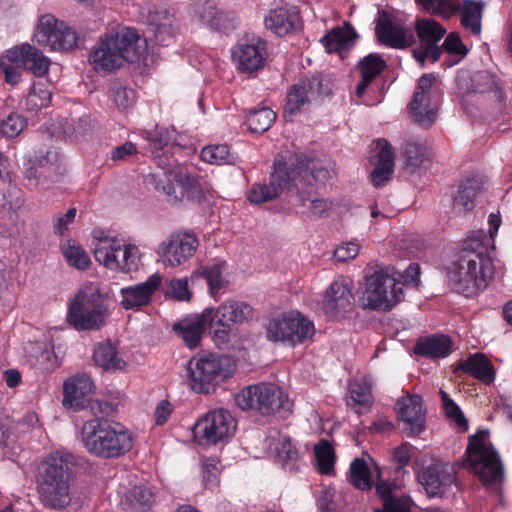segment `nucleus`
Segmentation results:
<instances>
[{
  "label": "nucleus",
  "instance_id": "f257e3e1",
  "mask_svg": "<svg viewBox=\"0 0 512 512\" xmlns=\"http://www.w3.org/2000/svg\"><path fill=\"white\" fill-rule=\"evenodd\" d=\"M453 291L472 297L482 292L494 276L493 261L487 246L469 239L446 268Z\"/></svg>",
  "mask_w": 512,
  "mask_h": 512
},
{
  "label": "nucleus",
  "instance_id": "f03ea898",
  "mask_svg": "<svg viewBox=\"0 0 512 512\" xmlns=\"http://www.w3.org/2000/svg\"><path fill=\"white\" fill-rule=\"evenodd\" d=\"M75 465L76 458L64 451L52 452L40 462L36 482L44 507L62 510L71 503L70 482Z\"/></svg>",
  "mask_w": 512,
  "mask_h": 512
},
{
  "label": "nucleus",
  "instance_id": "7ed1b4c3",
  "mask_svg": "<svg viewBox=\"0 0 512 512\" xmlns=\"http://www.w3.org/2000/svg\"><path fill=\"white\" fill-rule=\"evenodd\" d=\"M146 50V40L129 27H122L103 38L89 54V62L98 72L111 73L125 62H137Z\"/></svg>",
  "mask_w": 512,
  "mask_h": 512
},
{
  "label": "nucleus",
  "instance_id": "20e7f679",
  "mask_svg": "<svg viewBox=\"0 0 512 512\" xmlns=\"http://www.w3.org/2000/svg\"><path fill=\"white\" fill-rule=\"evenodd\" d=\"M80 440L88 453L102 459L121 457L133 447V437L128 429L102 417L83 423Z\"/></svg>",
  "mask_w": 512,
  "mask_h": 512
},
{
  "label": "nucleus",
  "instance_id": "39448f33",
  "mask_svg": "<svg viewBox=\"0 0 512 512\" xmlns=\"http://www.w3.org/2000/svg\"><path fill=\"white\" fill-rule=\"evenodd\" d=\"M108 317L106 295L101 293L98 284L87 283L70 303L67 321L77 330H98Z\"/></svg>",
  "mask_w": 512,
  "mask_h": 512
},
{
  "label": "nucleus",
  "instance_id": "423d86ee",
  "mask_svg": "<svg viewBox=\"0 0 512 512\" xmlns=\"http://www.w3.org/2000/svg\"><path fill=\"white\" fill-rule=\"evenodd\" d=\"M236 405L243 411H255L269 417L281 414L286 417L293 406L281 387L270 382H260L242 388L235 395Z\"/></svg>",
  "mask_w": 512,
  "mask_h": 512
},
{
  "label": "nucleus",
  "instance_id": "0eeeda50",
  "mask_svg": "<svg viewBox=\"0 0 512 512\" xmlns=\"http://www.w3.org/2000/svg\"><path fill=\"white\" fill-rule=\"evenodd\" d=\"M485 433L480 431L469 438L465 455L472 471L493 494L501 493L504 469L498 452L485 443Z\"/></svg>",
  "mask_w": 512,
  "mask_h": 512
},
{
  "label": "nucleus",
  "instance_id": "6e6552de",
  "mask_svg": "<svg viewBox=\"0 0 512 512\" xmlns=\"http://www.w3.org/2000/svg\"><path fill=\"white\" fill-rule=\"evenodd\" d=\"M404 284L387 268L365 276V289L359 297L361 307L374 311H390L404 296Z\"/></svg>",
  "mask_w": 512,
  "mask_h": 512
},
{
  "label": "nucleus",
  "instance_id": "1a4fd4ad",
  "mask_svg": "<svg viewBox=\"0 0 512 512\" xmlns=\"http://www.w3.org/2000/svg\"><path fill=\"white\" fill-rule=\"evenodd\" d=\"M65 172L63 157L53 149L36 152L24 164L25 179L31 189H49Z\"/></svg>",
  "mask_w": 512,
  "mask_h": 512
},
{
  "label": "nucleus",
  "instance_id": "9d476101",
  "mask_svg": "<svg viewBox=\"0 0 512 512\" xmlns=\"http://www.w3.org/2000/svg\"><path fill=\"white\" fill-rule=\"evenodd\" d=\"M331 94V83L321 75L305 77L289 88L283 116L285 119L291 120L306 106L319 103Z\"/></svg>",
  "mask_w": 512,
  "mask_h": 512
},
{
  "label": "nucleus",
  "instance_id": "9b49d317",
  "mask_svg": "<svg viewBox=\"0 0 512 512\" xmlns=\"http://www.w3.org/2000/svg\"><path fill=\"white\" fill-rule=\"evenodd\" d=\"M94 257L106 268L123 273L138 270L140 263L138 247L125 244L115 237L100 238L94 247Z\"/></svg>",
  "mask_w": 512,
  "mask_h": 512
},
{
  "label": "nucleus",
  "instance_id": "f8f14e48",
  "mask_svg": "<svg viewBox=\"0 0 512 512\" xmlns=\"http://www.w3.org/2000/svg\"><path fill=\"white\" fill-rule=\"evenodd\" d=\"M291 166V181L294 187L298 202L306 205V194L308 199L315 193V184L325 182L329 177V171L324 167H317L314 160L303 153L294 154L286 159Z\"/></svg>",
  "mask_w": 512,
  "mask_h": 512
},
{
  "label": "nucleus",
  "instance_id": "ddd939ff",
  "mask_svg": "<svg viewBox=\"0 0 512 512\" xmlns=\"http://www.w3.org/2000/svg\"><path fill=\"white\" fill-rule=\"evenodd\" d=\"M236 430V421L225 409L208 411L194 423V441L206 445H216L233 436Z\"/></svg>",
  "mask_w": 512,
  "mask_h": 512
},
{
  "label": "nucleus",
  "instance_id": "4468645a",
  "mask_svg": "<svg viewBox=\"0 0 512 512\" xmlns=\"http://www.w3.org/2000/svg\"><path fill=\"white\" fill-rule=\"evenodd\" d=\"M314 331L313 322L297 313L271 320L267 326L266 336L269 341H280L295 346L310 339Z\"/></svg>",
  "mask_w": 512,
  "mask_h": 512
},
{
  "label": "nucleus",
  "instance_id": "2eb2a0df",
  "mask_svg": "<svg viewBox=\"0 0 512 512\" xmlns=\"http://www.w3.org/2000/svg\"><path fill=\"white\" fill-rule=\"evenodd\" d=\"M198 376L194 374V392L209 393L217 378L222 380L231 376L235 363L227 355L203 352L196 362Z\"/></svg>",
  "mask_w": 512,
  "mask_h": 512
},
{
  "label": "nucleus",
  "instance_id": "dca6fc26",
  "mask_svg": "<svg viewBox=\"0 0 512 512\" xmlns=\"http://www.w3.org/2000/svg\"><path fill=\"white\" fill-rule=\"evenodd\" d=\"M291 166L286 163V158L281 157L274 161L273 171L267 184H253L248 192V200L254 204H262L276 199L285 189L295 193L291 181Z\"/></svg>",
  "mask_w": 512,
  "mask_h": 512
},
{
  "label": "nucleus",
  "instance_id": "f3484780",
  "mask_svg": "<svg viewBox=\"0 0 512 512\" xmlns=\"http://www.w3.org/2000/svg\"><path fill=\"white\" fill-rule=\"evenodd\" d=\"M35 37L39 44L52 50H70L77 42L76 32L51 14L39 19Z\"/></svg>",
  "mask_w": 512,
  "mask_h": 512
},
{
  "label": "nucleus",
  "instance_id": "a211bd4d",
  "mask_svg": "<svg viewBox=\"0 0 512 512\" xmlns=\"http://www.w3.org/2000/svg\"><path fill=\"white\" fill-rule=\"evenodd\" d=\"M435 79L432 73L423 74L409 103L412 118L423 128H429L435 122L438 113L437 105L431 102V88Z\"/></svg>",
  "mask_w": 512,
  "mask_h": 512
},
{
  "label": "nucleus",
  "instance_id": "6ab92c4d",
  "mask_svg": "<svg viewBox=\"0 0 512 512\" xmlns=\"http://www.w3.org/2000/svg\"><path fill=\"white\" fill-rule=\"evenodd\" d=\"M267 57L266 41L256 36L246 38L232 49V59L242 73L253 74L263 69Z\"/></svg>",
  "mask_w": 512,
  "mask_h": 512
},
{
  "label": "nucleus",
  "instance_id": "aec40b11",
  "mask_svg": "<svg viewBox=\"0 0 512 512\" xmlns=\"http://www.w3.org/2000/svg\"><path fill=\"white\" fill-rule=\"evenodd\" d=\"M417 479L429 497H442L455 481L453 468L443 461H434L418 471Z\"/></svg>",
  "mask_w": 512,
  "mask_h": 512
},
{
  "label": "nucleus",
  "instance_id": "412c9836",
  "mask_svg": "<svg viewBox=\"0 0 512 512\" xmlns=\"http://www.w3.org/2000/svg\"><path fill=\"white\" fill-rule=\"evenodd\" d=\"M398 418L403 422V432L408 437H415L425 430V411L423 399L419 395H411L399 399L396 403Z\"/></svg>",
  "mask_w": 512,
  "mask_h": 512
},
{
  "label": "nucleus",
  "instance_id": "4be33fe9",
  "mask_svg": "<svg viewBox=\"0 0 512 512\" xmlns=\"http://www.w3.org/2000/svg\"><path fill=\"white\" fill-rule=\"evenodd\" d=\"M354 296L343 281H334L325 290L322 309L326 316L333 319L344 318L352 311Z\"/></svg>",
  "mask_w": 512,
  "mask_h": 512
},
{
  "label": "nucleus",
  "instance_id": "5701e85b",
  "mask_svg": "<svg viewBox=\"0 0 512 512\" xmlns=\"http://www.w3.org/2000/svg\"><path fill=\"white\" fill-rule=\"evenodd\" d=\"M162 279L159 273H155L143 283L121 288L120 306L125 310H139L142 307L148 306Z\"/></svg>",
  "mask_w": 512,
  "mask_h": 512
},
{
  "label": "nucleus",
  "instance_id": "b1692460",
  "mask_svg": "<svg viewBox=\"0 0 512 512\" xmlns=\"http://www.w3.org/2000/svg\"><path fill=\"white\" fill-rule=\"evenodd\" d=\"M174 129H162L148 133L149 150L155 163L162 168L170 166L168 154L186 147Z\"/></svg>",
  "mask_w": 512,
  "mask_h": 512
},
{
  "label": "nucleus",
  "instance_id": "393cba45",
  "mask_svg": "<svg viewBox=\"0 0 512 512\" xmlns=\"http://www.w3.org/2000/svg\"><path fill=\"white\" fill-rule=\"evenodd\" d=\"M158 254L165 265L180 266L192 256L191 235L188 232L175 233L160 243Z\"/></svg>",
  "mask_w": 512,
  "mask_h": 512
},
{
  "label": "nucleus",
  "instance_id": "a878e982",
  "mask_svg": "<svg viewBox=\"0 0 512 512\" xmlns=\"http://www.w3.org/2000/svg\"><path fill=\"white\" fill-rule=\"evenodd\" d=\"M95 389L90 375L79 373L67 379L64 383L62 403L67 408L81 409L89 402V397Z\"/></svg>",
  "mask_w": 512,
  "mask_h": 512
},
{
  "label": "nucleus",
  "instance_id": "bb28decb",
  "mask_svg": "<svg viewBox=\"0 0 512 512\" xmlns=\"http://www.w3.org/2000/svg\"><path fill=\"white\" fill-rule=\"evenodd\" d=\"M265 27L279 37L297 31L302 26L301 16L294 8L279 7L269 11L264 19Z\"/></svg>",
  "mask_w": 512,
  "mask_h": 512
},
{
  "label": "nucleus",
  "instance_id": "cd10ccee",
  "mask_svg": "<svg viewBox=\"0 0 512 512\" xmlns=\"http://www.w3.org/2000/svg\"><path fill=\"white\" fill-rule=\"evenodd\" d=\"M7 56L9 60L21 64L27 71L38 77L47 73L50 64L40 50L29 44L8 50Z\"/></svg>",
  "mask_w": 512,
  "mask_h": 512
},
{
  "label": "nucleus",
  "instance_id": "c85d7f7f",
  "mask_svg": "<svg viewBox=\"0 0 512 512\" xmlns=\"http://www.w3.org/2000/svg\"><path fill=\"white\" fill-rule=\"evenodd\" d=\"M376 34L382 44L396 49H404L415 43L412 33L404 26L390 19L380 20L376 27Z\"/></svg>",
  "mask_w": 512,
  "mask_h": 512
},
{
  "label": "nucleus",
  "instance_id": "c756f323",
  "mask_svg": "<svg viewBox=\"0 0 512 512\" xmlns=\"http://www.w3.org/2000/svg\"><path fill=\"white\" fill-rule=\"evenodd\" d=\"M378 161L371 172L370 179L374 187L380 188L391 179L394 171V151L386 139L377 140Z\"/></svg>",
  "mask_w": 512,
  "mask_h": 512
},
{
  "label": "nucleus",
  "instance_id": "7c9ffc66",
  "mask_svg": "<svg viewBox=\"0 0 512 512\" xmlns=\"http://www.w3.org/2000/svg\"><path fill=\"white\" fill-rule=\"evenodd\" d=\"M485 180L473 176L461 181L453 196V209L459 213L471 211L475 207V199L485 187Z\"/></svg>",
  "mask_w": 512,
  "mask_h": 512
},
{
  "label": "nucleus",
  "instance_id": "2f4dec72",
  "mask_svg": "<svg viewBox=\"0 0 512 512\" xmlns=\"http://www.w3.org/2000/svg\"><path fill=\"white\" fill-rule=\"evenodd\" d=\"M149 29L159 43L171 38L178 30V20L165 7H158L148 16Z\"/></svg>",
  "mask_w": 512,
  "mask_h": 512
},
{
  "label": "nucleus",
  "instance_id": "473e14b6",
  "mask_svg": "<svg viewBox=\"0 0 512 512\" xmlns=\"http://www.w3.org/2000/svg\"><path fill=\"white\" fill-rule=\"evenodd\" d=\"M456 370L471 375L480 382L490 385L495 379V369L491 361L483 353H475L461 360Z\"/></svg>",
  "mask_w": 512,
  "mask_h": 512
},
{
  "label": "nucleus",
  "instance_id": "72a5a7b5",
  "mask_svg": "<svg viewBox=\"0 0 512 512\" xmlns=\"http://www.w3.org/2000/svg\"><path fill=\"white\" fill-rule=\"evenodd\" d=\"M356 31L350 23H345L343 27H336L328 31L320 40L328 53H338L341 55L347 52L354 45Z\"/></svg>",
  "mask_w": 512,
  "mask_h": 512
},
{
  "label": "nucleus",
  "instance_id": "f704fd0d",
  "mask_svg": "<svg viewBox=\"0 0 512 512\" xmlns=\"http://www.w3.org/2000/svg\"><path fill=\"white\" fill-rule=\"evenodd\" d=\"M199 20L213 30L229 33L236 28V17L233 13L217 9L212 1H207L199 12Z\"/></svg>",
  "mask_w": 512,
  "mask_h": 512
},
{
  "label": "nucleus",
  "instance_id": "c9c22d12",
  "mask_svg": "<svg viewBox=\"0 0 512 512\" xmlns=\"http://www.w3.org/2000/svg\"><path fill=\"white\" fill-rule=\"evenodd\" d=\"M156 189L166 194L169 197V201L174 203L190 200L192 196L191 179L188 175L184 177L181 172L175 175L173 181L159 179L156 183Z\"/></svg>",
  "mask_w": 512,
  "mask_h": 512
},
{
  "label": "nucleus",
  "instance_id": "e433bc0d",
  "mask_svg": "<svg viewBox=\"0 0 512 512\" xmlns=\"http://www.w3.org/2000/svg\"><path fill=\"white\" fill-rule=\"evenodd\" d=\"M452 350V341L448 336L436 335L418 341L414 353L432 359L445 358Z\"/></svg>",
  "mask_w": 512,
  "mask_h": 512
},
{
  "label": "nucleus",
  "instance_id": "4c0bfd02",
  "mask_svg": "<svg viewBox=\"0 0 512 512\" xmlns=\"http://www.w3.org/2000/svg\"><path fill=\"white\" fill-rule=\"evenodd\" d=\"M24 202L22 190L14 182L12 172L0 176V208L4 211H16Z\"/></svg>",
  "mask_w": 512,
  "mask_h": 512
},
{
  "label": "nucleus",
  "instance_id": "58836bf2",
  "mask_svg": "<svg viewBox=\"0 0 512 512\" xmlns=\"http://www.w3.org/2000/svg\"><path fill=\"white\" fill-rule=\"evenodd\" d=\"M214 315L222 322L241 324L253 317V308L243 301L229 300L222 303Z\"/></svg>",
  "mask_w": 512,
  "mask_h": 512
},
{
  "label": "nucleus",
  "instance_id": "ea45409f",
  "mask_svg": "<svg viewBox=\"0 0 512 512\" xmlns=\"http://www.w3.org/2000/svg\"><path fill=\"white\" fill-rule=\"evenodd\" d=\"M484 10V3L475 0H463L460 8V23L463 28L469 30L473 35L481 33V22Z\"/></svg>",
  "mask_w": 512,
  "mask_h": 512
},
{
  "label": "nucleus",
  "instance_id": "a19ab883",
  "mask_svg": "<svg viewBox=\"0 0 512 512\" xmlns=\"http://www.w3.org/2000/svg\"><path fill=\"white\" fill-rule=\"evenodd\" d=\"M95 363L105 370H122L126 362L118 356L117 348L111 342L99 343L94 349Z\"/></svg>",
  "mask_w": 512,
  "mask_h": 512
},
{
  "label": "nucleus",
  "instance_id": "79ce46f5",
  "mask_svg": "<svg viewBox=\"0 0 512 512\" xmlns=\"http://www.w3.org/2000/svg\"><path fill=\"white\" fill-rule=\"evenodd\" d=\"M349 481L357 489L368 491L375 484L373 473L363 458H355L349 467Z\"/></svg>",
  "mask_w": 512,
  "mask_h": 512
},
{
  "label": "nucleus",
  "instance_id": "37998d69",
  "mask_svg": "<svg viewBox=\"0 0 512 512\" xmlns=\"http://www.w3.org/2000/svg\"><path fill=\"white\" fill-rule=\"evenodd\" d=\"M415 32L421 45L438 43L446 33V29L432 18H421L415 23Z\"/></svg>",
  "mask_w": 512,
  "mask_h": 512
},
{
  "label": "nucleus",
  "instance_id": "c03bdc74",
  "mask_svg": "<svg viewBox=\"0 0 512 512\" xmlns=\"http://www.w3.org/2000/svg\"><path fill=\"white\" fill-rule=\"evenodd\" d=\"M276 119V113L268 107L255 109L246 118V125L252 133L267 131Z\"/></svg>",
  "mask_w": 512,
  "mask_h": 512
},
{
  "label": "nucleus",
  "instance_id": "a18cd8bd",
  "mask_svg": "<svg viewBox=\"0 0 512 512\" xmlns=\"http://www.w3.org/2000/svg\"><path fill=\"white\" fill-rule=\"evenodd\" d=\"M317 468L322 475H331L334 472L335 452L327 440H320L314 447Z\"/></svg>",
  "mask_w": 512,
  "mask_h": 512
},
{
  "label": "nucleus",
  "instance_id": "49530a36",
  "mask_svg": "<svg viewBox=\"0 0 512 512\" xmlns=\"http://www.w3.org/2000/svg\"><path fill=\"white\" fill-rule=\"evenodd\" d=\"M350 400L354 406L370 408L373 404L372 383L367 378L351 382L349 385Z\"/></svg>",
  "mask_w": 512,
  "mask_h": 512
},
{
  "label": "nucleus",
  "instance_id": "de8ad7c7",
  "mask_svg": "<svg viewBox=\"0 0 512 512\" xmlns=\"http://www.w3.org/2000/svg\"><path fill=\"white\" fill-rule=\"evenodd\" d=\"M200 159L209 164H233L235 157L227 144L208 145L202 148Z\"/></svg>",
  "mask_w": 512,
  "mask_h": 512
},
{
  "label": "nucleus",
  "instance_id": "09e8293b",
  "mask_svg": "<svg viewBox=\"0 0 512 512\" xmlns=\"http://www.w3.org/2000/svg\"><path fill=\"white\" fill-rule=\"evenodd\" d=\"M62 252L67 263L75 269L87 270L91 265L90 257L80 245L68 242Z\"/></svg>",
  "mask_w": 512,
  "mask_h": 512
},
{
  "label": "nucleus",
  "instance_id": "8fccbe9b",
  "mask_svg": "<svg viewBox=\"0 0 512 512\" xmlns=\"http://www.w3.org/2000/svg\"><path fill=\"white\" fill-rule=\"evenodd\" d=\"M52 93L48 85L35 84L28 93L25 101L27 110L38 111L49 105Z\"/></svg>",
  "mask_w": 512,
  "mask_h": 512
},
{
  "label": "nucleus",
  "instance_id": "3c124183",
  "mask_svg": "<svg viewBox=\"0 0 512 512\" xmlns=\"http://www.w3.org/2000/svg\"><path fill=\"white\" fill-rule=\"evenodd\" d=\"M425 11L432 15L450 18L458 11L456 0H415Z\"/></svg>",
  "mask_w": 512,
  "mask_h": 512
},
{
  "label": "nucleus",
  "instance_id": "603ef678",
  "mask_svg": "<svg viewBox=\"0 0 512 512\" xmlns=\"http://www.w3.org/2000/svg\"><path fill=\"white\" fill-rule=\"evenodd\" d=\"M213 319H215V317ZM207 327L209 328L212 341L215 345L222 350L228 349L232 336L230 325L218 319L217 321L212 320V323H207Z\"/></svg>",
  "mask_w": 512,
  "mask_h": 512
},
{
  "label": "nucleus",
  "instance_id": "864d4df0",
  "mask_svg": "<svg viewBox=\"0 0 512 512\" xmlns=\"http://www.w3.org/2000/svg\"><path fill=\"white\" fill-rule=\"evenodd\" d=\"M200 276L206 280L211 295L216 298L217 293L224 289L229 282L222 277V265L205 267Z\"/></svg>",
  "mask_w": 512,
  "mask_h": 512
},
{
  "label": "nucleus",
  "instance_id": "5fc2aeb1",
  "mask_svg": "<svg viewBox=\"0 0 512 512\" xmlns=\"http://www.w3.org/2000/svg\"><path fill=\"white\" fill-rule=\"evenodd\" d=\"M442 407L447 418L454 421L455 424L463 431L468 430V422L461 411L460 407L453 399L443 390H440Z\"/></svg>",
  "mask_w": 512,
  "mask_h": 512
},
{
  "label": "nucleus",
  "instance_id": "6e6d98bb",
  "mask_svg": "<svg viewBox=\"0 0 512 512\" xmlns=\"http://www.w3.org/2000/svg\"><path fill=\"white\" fill-rule=\"evenodd\" d=\"M414 449L412 444L404 442L391 451L392 463L397 474L407 473L406 468L410 464Z\"/></svg>",
  "mask_w": 512,
  "mask_h": 512
},
{
  "label": "nucleus",
  "instance_id": "4d7b16f0",
  "mask_svg": "<svg viewBox=\"0 0 512 512\" xmlns=\"http://www.w3.org/2000/svg\"><path fill=\"white\" fill-rule=\"evenodd\" d=\"M26 125L25 117L18 113H10L6 118L0 120V135L14 138L24 130Z\"/></svg>",
  "mask_w": 512,
  "mask_h": 512
},
{
  "label": "nucleus",
  "instance_id": "13d9d810",
  "mask_svg": "<svg viewBox=\"0 0 512 512\" xmlns=\"http://www.w3.org/2000/svg\"><path fill=\"white\" fill-rule=\"evenodd\" d=\"M217 458H206L202 462V482L205 489L217 487L220 482V468Z\"/></svg>",
  "mask_w": 512,
  "mask_h": 512
},
{
  "label": "nucleus",
  "instance_id": "bf43d9fd",
  "mask_svg": "<svg viewBox=\"0 0 512 512\" xmlns=\"http://www.w3.org/2000/svg\"><path fill=\"white\" fill-rule=\"evenodd\" d=\"M386 67L385 61L377 53H371L360 61L361 75L375 79Z\"/></svg>",
  "mask_w": 512,
  "mask_h": 512
},
{
  "label": "nucleus",
  "instance_id": "052dcab7",
  "mask_svg": "<svg viewBox=\"0 0 512 512\" xmlns=\"http://www.w3.org/2000/svg\"><path fill=\"white\" fill-rule=\"evenodd\" d=\"M442 52L443 48L438 46V43L424 44L413 50V57L421 66H424L426 60H430L432 63L437 62Z\"/></svg>",
  "mask_w": 512,
  "mask_h": 512
},
{
  "label": "nucleus",
  "instance_id": "680f3d73",
  "mask_svg": "<svg viewBox=\"0 0 512 512\" xmlns=\"http://www.w3.org/2000/svg\"><path fill=\"white\" fill-rule=\"evenodd\" d=\"M128 499L132 506L145 508L153 504L154 495L152 491L145 486H134L129 491Z\"/></svg>",
  "mask_w": 512,
  "mask_h": 512
},
{
  "label": "nucleus",
  "instance_id": "e2e57ef3",
  "mask_svg": "<svg viewBox=\"0 0 512 512\" xmlns=\"http://www.w3.org/2000/svg\"><path fill=\"white\" fill-rule=\"evenodd\" d=\"M137 154V146L134 143L127 141L119 146L114 147L110 151V159L113 161V163L118 164L128 161Z\"/></svg>",
  "mask_w": 512,
  "mask_h": 512
},
{
  "label": "nucleus",
  "instance_id": "0e129e2a",
  "mask_svg": "<svg viewBox=\"0 0 512 512\" xmlns=\"http://www.w3.org/2000/svg\"><path fill=\"white\" fill-rule=\"evenodd\" d=\"M77 209L71 207L66 213H56L52 217L53 232L55 234L64 235L68 230V225L71 224L76 217Z\"/></svg>",
  "mask_w": 512,
  "mask_h": 512
},
{
  "label": "nucleus",
  "instance_id": "69168bd1",
  "mask_svg": "<svg viewBox=\"0 0 512 512\" xmlns=\"http://www.w3.org/2000/svg\"><path fill=\"white\" fill-rule=\"evenodd\" d=\"M442 48L443 51L455 56H459L460 58H463L468 53V49L463 44L460 36L457 33L453 32L447 35L442 45Z\"/></svg>",
  "mask_w": 512,
  "mask_h": 512
},
{
  "label": "nucleus",
  "instance_id": "338daca9",
  "mask_svg": "<svg viewBox=\"0 0 512 512\" xmlns=\"http://www.w3.org/2000/svg\"><path fill=\"white\" fill-rule=\"evenodd\" d=\"M214 315L213 308H206L201 314L194 315V348L201 339V333L206 329L207 323H212Z\"/></svg>",
  "mask_w": 512,
  "mask_h": 512
},
{
  "label": "nucleus",
  "instance_id": "774afa93",
  "mask_svg": "<svg viewBox=\"0 0 512 512\" xmlns=\"http://www.w3.org/2000/svg\"><path fill=\"white\" fill-rule=\"evenodd\" d=\"M411 499L401 496L388 499L382 509H376L375 512H411Z\"/></svg>",
  "mask_w": 512,
  "mask_h": 512
}]
</instances>
